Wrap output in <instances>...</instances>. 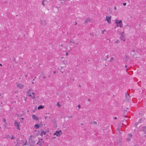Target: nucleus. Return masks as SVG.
<instances>
[{
    "instance_id": "28",
    "label": "nucleus",
    "mask_w": 146,
    "mask_h": 146,
    "mask_svg": "<svg viewBox=\"0 0 146 146\" xmlns=\"http://www.w3.org/2000/svg\"><path fill=\"white\" fill-rule=\"evenodd\" d=\"M68 118H72V116L71 115L68 116Z\"/></svg>"
},
{
    "instance_id": "44",
    "label": "nucleus",
    "mask_w": 146,
    "mask_h": 146,
    "mask_svg": "<svg viewBox=\"0 0 146 146\" xmlns=\"http://www.w3.org/2000/svg\"><path fill=\"white\" fill-rule=\"evenodd\" d=\"M78 86H79V87L80 88L81 87V85L80 84H79L78 85Z\"/></svg>"
},
{
    "instance_id": "19",
    "label": "nucleus",
    "mask_w": 146,
    "mask_h": 146,
    "mask_svg": "<svg viewBox=\"0 0 146 146\" xmlns=\"http://www.w3.org/2000/svg\"><path fill=\"white\" fill-rule=\"evenodd\" d=\"M125 60L126 61H127L129 59V56L127 55H126L125 56Z\"/></svg>"
},
{
    "instance_id": "43",
    "label": "nucleus",
    "mask_w": 146,
    "mask_h": 146,
    "mask_svg": "<svg viewBox=\"0 0 146 146\" xmlns=\"http://www.w3.org/2000/svg\"><path fill=\"white\" fill-rule=\"evenodd\" d=\"M68 53L67 52H66V56H67L68 55Z\"/></svg>"
},
{
    "instance_id": "34",
    "label": "nucleus",
    "mask_w": 146,
    "mask_h": 146,
    "mask_svg": "<svg viewBox=\"0 0 146 146\" xmlns=\"http://www.w3.org/2000/svg\"><path fill=\"white\" fill-rule=\"evenodd\" d=\"M31 98L32 99H34L35 98V96H33Z\"/></svg>"
},
{
    "instance_id": "6",
    "label": "nucleus",
    "mask_w": 146,
    "mask_h": 146,
    "mask_svg": "<svg viewBox=\"0 0 146 146\" xmlns=\"http://www.w3.org/2000/svg\"><path fill=\"white\" fill-rule=\"evenodd\" d=\"M62 133L61 130L59 131H56L54 133V135H56L57 136L59 137L60 136V134H62Z\"/></svg>"
},
{
    "instance_id": "20",
    "label": "nucleus",
    "mask_w": 146,
    "mask_h": 146,
    "mask_svg": "<svg viewBox=\"0 0 146 146\" xmlns=\"http://www.w3.org/2000/svg\"><path fill=\"white\" fill-rule=\"evenodd\" d=\"M120 24L117 25H116L117 27H119L121 28L123 27V25L121 24Z\"/></svg>"
},
{
    "instance_id": "47",
    "label": "nucleus",
    "mask_w": 146,
    "mask_h": 146,
    "mask_svg": "<svg viewBox=\"0 0 146 146\" xmlns=\"http://www.w3.org/2000/svg\"><path fill=\"white\" fill-rule=\"evenodd\" d=\"M32 94L34 96L35 94V93L34 92L32 93Z\"/></svg>"
},
{
    "instance_id": "1",
    "label": "nucleus",
    "mask_w": 146,
    "mask_h": 146,
    "mask_svg": "<svg viewBox=\"0 0 146 146\" xmlns=\"http://www.w3.org/2000/svg\"><path fill=\"white\" fill-rule=\"evenodd\" d=\"M125 35L124 32H121L120 34V38L121 40H123L124 41L125 40Z\"/></svg>"
},
{
    "instance_id": "55",
    "label": "nucleus",
    "mask_w": 146,
    "mask_h": 146,
    "mask_svg": "<svg viewBox=\"0 0 146 146\" xmlns=\"http://www.w3.org/2000/svg\"><path fill=\"white\" fill-rule=\"evenodd\" d=\"M77 24V23H75V24H74V25H76Z\"/></svg>"
},
{
    "instance_id": "61",
    "label": "nucleus",
    "mask_w": 146,
    "mask_h": 146,
    "mask_svg": "<svg viewBox=\"0 0 146 146\" xmlns=\"http://www.w3.org/2000/svg\"><path fill=\"white\" fill-rule=\"evenodd\" d=\"M104 60L106 61V60H107V59H105Z\"/></svg>"
},
{
    "instance_id": "42",
    "label": "nucleus",
    "mask_w": 146,
    "mask_h": 146,
    "mask_svg": "<svg viewBox=\"0 0 146 146\" xmlns=\"http://www.w3.org/2000/svg\"><path fill=\"white\" fill-rule=\"evenodd\" d=\"M114 9L115 10H116V7H114Z\"/></svg>"
},
{
    "instance_id": "24",
    "label": "nucleus",
    "mask_w": 146,
    "mask_h": 146,
    "mask_svg": "<svg viewBox=\"0 0 146 146\" xmlns=\"http://www.w3.org/2000/svg\"><path fill=\"white\" fill-rule=\"evenodd\" d=\"M57 105L59 107H60L61 106L60 104L58 102L57 103Z\"/></svg>"
},
{
    "instance_id": "59",
    "label": "nucleus",
    "mask_w": 146,
    "mask_h": 146,
    "mask_svg": "<svg viewBox=\"0 0 146 146\" xmlns=\"http://www.w3.org/2000/svg\"><path fill=\"white\" fill-rule=\"evenodd\" d=\"M25 77H27V75H25Z\"/></svg>"
},
{
    "instance_id": "48",
    "label": "nucleus",
    "mask_w": 146,
    "mask_h": 146,
    "mask_svg": "<svg viewBox=\"0 0 146 146\" xmlns=\"http://www.w3.org/2000/svg\"><path fill=\"white\" fill-rule=\"evenodd\" d=\"M106 57L107 58H108V55H107L106 56Z\"/></svg>"
},
{
    "instance_id": "36",
    "label": "nucleus",
    "mask_w": 146,
    "mask_h": 146,
    "mask_svg": "<svg viewBox=\"0 0 146 146\" xmlns=\"http://www.w3.org/2000/svg\"><path fill=\"white\" fill-rule=\"evenodd\" d=\"M61 3L62 4H64L65 3H66V2H64L63 1H62V2H61Z\"/></svg>"
},
{
    "instance_id": "49",
    "label": "nucleus",
    "mask_w": 146,
    "mask_h": 146,
    "mask_svg": "<svg viewBox=\"0 0 146 146\" xmlns=\"http://www.w3.org/2000/svg\"><path fill=\"white\" fill-rule=\"evenodd\" d=\"M135 51V50L134 49H133L132 50V52H134Z\"/></svg>"
},
{
    "instance_id": "46",
    "label": "nucleus",
    "mask_w": 146,
    "mask_h": 146,
    "mask_svg": "<svg viewBox=\"0 0 146 146\" xmlns=\"http://www.w3.org/2000/svg\"><path fill=\"white\" fill-rule=\"evenodd\" d=\"M119 42V41L118 40H117L115 42V43H118Z\"/></svg>"
},
{
    "instance_id": "50",
    "label": "nucleus",
    "mask_w": 146,
    "mask_h": 146,
    "mask_svg": "<svg viewBox=\"0 0 146 146\" xmlns=\"http://www.w3.org/2000/svg\"><path fill=\"white\" fill-rule=\"evenodd\" d=\"M56 73V72L55 71H54L53 72V73L54 74H55Z\"/></svg>"
},
{
    "instance_id": "37",
    "label": "nucleus",
    "mask_w": 146,
    "mask_h": 146,
    "mask_svg": "<svg viewBox=\"0 0 146 146\" xmlns=\"http://www.w3.org/2000/svg\"><path fill=\"white\" fill-rule=\"evenodd\" d=\"M3 122H5H5H6V119H5V118H3Z\"/></svg>"
},
{
    "instance_id": "21",
    "label": "nucleus",
    "mask_w": 146,
    "mask_h": 146,
    "mask_svg": "<svg viewBox=\"0 0 146 146\" xmlns=\"http://www.w3.org/2000/svg\"><path fill=\"white\" fill-rule=\"evenodd\" d=\"M46 0H43L42 1V4L44 6H45V3H44V2H45Z\"/></svg>"
},
{
    "instance_id": "45",
    "label": "nucleus",
    "mask_w": 146,
    "mask_h": 146,
    "mask_svg": "<svg viewBox=\"0 0 146 146\" xmlns=\"http://www.w3.org/2000/svg\"><path fill=\"white\" fill-rule=\"evenodd\" d=\"M29 96H30V97H32V95H31V94H29Z\"/></svg>"
},
{
    "instance_id": "57",
    "label": "nucleus",
    "mask_w": 146,
    "mask_h": 146,
    "mask_svg": "<svg viewBox=\"0 0 146 146\" xmlns=\"http://www.w3.org/2000/svg\"><path fill=\"white\" fill-rule=\"evenodd\" d=\"M119 143H121V141H119Z\"/></svg>"
},
{
    "instance_id": "32",
    "label": "nucleus",
    "mask_w": 146,
    "mask_h": 146,
    "mask_svg": "<svg viewBox=\"0 0 146 146\" xmlns=\"http://www.w3.org/2000/svg\"><path fill=\"white\" fill-rule=\"evenodd\" d=\"M24 100L25 101H27V98L26 97H24Z\"/></svg>"
},
{
    "instance_id": "17",
    "label": "nucleus",
    "mask_w": 146,
    "mask_h": 146,
    "mask_svg": "<svg viewBox=\"0 0 146 146\" xmlns=\"http://www.w3.org/2000/svg\"><path fill=\"white\" fill-rule=\"evenodd\" d=\"M32 89H30L27 92V94H30L31 93V91L32 90Z\"/></svg>"
},
{
    "instance_id": "22",
    "label": "nucleus",
    "mask_w": 146,
    "mask_h": 146,
    "mask_svg": "<svg viewBox=\"0 0 146 146\" xmlns=\"http://www.w3.org/2000/svg\"><path fill=\"white\" fill-rule=\"evenodd\" d=\"M114 58L113 57H112L111 58L110 60L109 61V62H112L113 61Z\"/></svg>"
},
{
    "instance_id": "56",
    "label": "nucleus",
    "mask_w": 146,
    "mask_h": 146,
    "mask_svg": "<svg viewBox=\"0 0 146 146\" xmlns=\"http://www.w3.org/2000/svg\"><path fill=\"white\" fill-rule=\"evenodd\" d=\"M21 119H22V120H23L24 119V118L23 117H22L21 118Z\"/></svg>"
},
{
    "instance_id": "12",
    "label": "nucleus",
    "mask_w": 146,
    "mask_h": 146,
    "mask_svg": "<svg viewBox=\"0 0 146 146\" xmlns=\"http://www.w3.org/2000/svg\"><path fill=\"white\" fill-rule=\"evenodd\" d=\"M32 117L34 120L37 121L38 119V118L35 115H32Z\"/></svg>"
},
{
    "instance_id": "26",
    "label": "nucleus",
    "mask_w": 146,
    "mask_h": 146,
    "mask_svg": "<svg viewBox=\"0 0 146 146\" xmlns=\"http://www.w3.org/2000/svg\"><path fill=\"white\" fill-rule=\"evenodd\" d=\"M42 133L43 134H44V135H45L46 134V132L44 131H42Z\"/></svg>"
},
{
    "instance_id": "27",
    "label": "nucleus",
    "mask_w": 146,
    "mask_h": 146,
    "mask_svg": "<svg viewBox=\"0 0 146 146\" xmlns=\"http://www.w3.org/2000/svg\"><path fill=\"white\" fill-rule=\"evenodd\" d=\"M15 137H14L13 135H12L11 136V139H14L15 138Z\"/></svg>"
},
{
    "instance_id": "15",
    "label": "nucleus",
    "mask_w": 146,
    "mask_h": 146,
    "mask_svg": "<svg viewBox=\"0 0 146 146\" xmlns=\"http://www.w3.org/2000/svg\"><path fill=\"white\" fill-rule=\"evenodd\" d=\"M39 125L38 124H35V125L34 127L36 129H38L39 127Z\"/></svg>"
},
{
    "instance_id": "7",
    "label": "nucleus",
    "mask_w": 146,
    "mask_h": 146,
    "mask_svg": "<svg viewBox=\"0 0 146 146\" xmlns=\"http://www.w3.org/2000/svg\"><path fill=\"white\" fill-rule=\"evenodd\" d=\"M19 123H18L16 121H15L14 122V125L17 127V128L19 130H20L19 129Z\"/></svg>"
},
{
    "instance_id": "62",
    "label": "nucleus",
    "mask_w": 146,
    "mask_h": 146,
    "mask_svg": "<svg viewBox=\"0 0 146 146\" xmlns=\"http://www.w3.org/2000/svg\"><path fill=\"white\" fill-rule=\"evenodd\" d=\"M119 126L120 127L122 126V125H119Z\"/></svg>"
},
{
    "instance_id": "63",
    "label": "nucleus",
    "mask_w": 146,
    "mask_h": 146,
    "mask_svg": "<svg viewBox=\"0 0 146 146\" xmlns=\"http://www.w3.org/2000/svg\"><path fill=\"white\" fill-rule=\"evenodd\" d=\"M32 84H34V82H32Z\"/></svg>"
},
{
    "instance_id": "51",
    "label": "nucleus",
    "mask_w": 146,
    "mask_h": 146,
    "mask_svg": "<svg viewBox=\"0 0 146 146\" xmlns=\"http://www.w3.org/2000/svg\"><path fill=\"white\" fill-rule=\"evenodd\" d=\"M88 100L89 102L90 101V99H88Z\"/></svg>"
},
{
    "instance_id": "35",
    "label": "nucleus",
    "mask_w": 146,
    "mask_h": 146,
    "mask_svg": "<svg viewBox=\"0 0 146 146\" xmlns=\"http://www.w3.org/2000/svg\"><path fill=\"white\" fill-rule=\"evenodd\" d=\"M126 5V3H123V5L124 6H125Z\"/></svg>"
},
{
    "instance_id": "52",
    "label": "nucleus",
    "mask_w": 146,
    "mask_h": 146,
    "mask_svg": "<svg viewBox=\"0 0 146 146\" xmlns=\"http://www.w3.org/2000/svg\"><path fill=\"white\" fill-rule=\"evenodd\" d=\"M114 119H117V117H115L114 118Z\"/></svg>"
},
{
    "instance_id": "11",
    "label": "nucleus",
    "mask_w": 146,
    "mask_h": 146,
    "mask_svg": "<svg viewBox=\"0 0 146 146\" xmlns=\"http://www.w3.org/2000/svg\"><path fill=\"white\" fill-rule=\"evenodd\" d=\"M91 21V19L90 18H88L86 19L85 20V21L84 22V24H87L90 21Z\"/></svg>"
},
{
    "instance_id": "5",
    "label": "nucleus",
    "mask_w": 146,
    "mask_h": 146,
    "mask_svg": "<svg viewBox=\"0 0 146 146\" xmlns=\"http://www.w3.org/2000/svg\"><path fill=\"white\" fill-rule=\"evenodd\" d=\"M111 16L108 17L107 16H106V19L105 21H107L108 23L110 24L111 23Z\"/></svg>"
},
{
    "instance_id": "2",
    "label": "nucleus",
    "mask_w": 146,
    "mask_h": 146,
    "mask_svg": "<svg viewBox=\"0 0 146 146\" xmlns=\"http://www.w3.org/2000/svg\"><path fill=\"white\" fill-rule=\"evenodd\" d=\"M40 23L41 25L44 26H45L47 24L46 21L44 19H41L40 21Z\"/></svg>"
},
{
    "instance_id": "60",
    "label": "nucleus",
    "mask_w": 146,
    "mask_h": 146,
    "mask_svg": "<svg viewBox=\"0 0 146 146\" xmlns=\"http://www.w3.org/2000/svg\"><path fill=\"white\" fill-rule=\"evenodd\" d=\"M125 111H127V110H125L124 111V112H125Z\"/></svg>"
},
{
    "instance_id": "39",
    "label": "nucleus",
    "mask_w": 146,
    "mask_h": 146,
    "mask_svg": "<svg viewBox=\"0 0 146 146\" xmlns=\"http://www.w3.org/2000/svg\"><path fill=\"white\" fill-rule=\"evenodd\" d=\"M46 78V76L44 75V76H43V79H45V78Z\"/></svg>"
},
{
    "instance_id": "9",
    "label": "nucleus",
    "mask_w": 146,
    "mask_h": 146,
    "mask_svg": "<svg viewBox=\"0 0 146 146\" xmlns=\"http://www.w3.org/2000/svg\"><path fill=\"white\" fill-rule=\"evenodd\" d=\"M122 23V21L121 20H118L116 19L115 21V23L116 24V25H117L121 24Z\"/></svg>"
},
{
    "instance_id": "4",
    "label": "nucleus",
    "mask_w": 146,
    "mask_h": 146,
    "mask_svg": "<svg viewBox=\"0 0 146 146\" xmlns=\"http://www.w3.org/2000/svg\"><path fill=\"white\" fill-rule=\"evenodd\" d=\"M132 137V135L130 133L129 134L127 135V137L126 139V141L127 142H129L130 141Z\"/></svg>"
},
{
    "instance_id": "8",
    "label": "nucleus",
    "mask_w": 146,
    "mask_h": 146,
    "mask_svg": "<svg viewBox=\"0 0 146 146\" xmlns=\"http://www.w3.org/2000/svg\"><path fill=\"white\" fill-rule=\"evenodd\" d=\"M120 129L119 127H118L117 128V130L116 131V133L118 135H121V132L120 131Z\"/></svg>"
},
{
    "instance_id": "31",
    "label": "nucleus",
    "mask_w": 146,
    "mask_h": 146,
    "mask_svg": "<svg viewBox=\"0 0 146 146\" xmlns=\"http://www.w3.org/2000/svg\"><path fill=\"white\" fill-rule=\"evenodd\" d=\"M70 1V0H62V1H63L64 2H66V1Z\"/></svg>"
},
{
    "instance_id": "40",
    "label": "nucleus",
    "mask_w": 146,
    "mask_h": 146,
    "mask_svg": "<svg viewBox=\"0 0 146 146\" xmlns=\"http://www.w3.org/2000/svg\"><path fill=\"white\" fill-rule=\"evenodd\" d=\"M39 140H40V141H42V139H40V138H39Z\"/></svg>"
},
{
    "instance_id": "13",
    "label": "nucleus",
    "mask_w": 146,
    "mask_h": 146,
    "mask_svg": "<svg viewBox=\"0 0 146 146\" xmlns=\"http://www.w3.org/2000/svg\"><path fill=\"white\" fill-rule=\"evenodd\" d=\"M44 143V142L42 141H40V140H39L38 142L36 143V145L38 144L39 145H43Z\"/></svg>"
},
{
    "instance_id": "3",
    "label": "nucleus",
    "mask_w": 146,
    "mask_h": 146,
    "mask_svg": "<svg viewBox=\"0 0 146 146\" xmlns=\"http://www.w3.org/2000/svg\"><path fill=\"white\" fill-rule=\"evenodd\" d=\"M125 97L126 99L124 100V101L128 102L130 100V97L129 94L126 93Z\"/></svg>"
},
{
    "instance_id": "41",
    "label": "nucleus",
    "mask_w": 146,
    "mask_h": 146,
    "mask_svg": "<svg viewBox=\"0 0 146 146\" xmlns=\"http://www.w3.org/2000/svg\"><path fill=\"white\" fill-rule=\"evenodd\" d=\"M40 135L42 136H43V133H42V132L40 134Z\"/></svg>"
},
{
    "instance_id": "29",
    "label": "nucleus",
    "mask_w": 146,
    "mask_h": 146,
    "mask_svg": "<svg viewBox=\"0 0 146 146\" xmlns=\"http://www.w3.org/2000/svg\"><path fill=\"white\" fill-rule=\"evenodd\" d=\"M106 31L104 29L103 31H102V34H104V32Z\"/></svg>"
},
{
    "instance_id": "14",
    "label": "nucleus",
    "mask_w": 146,
    "mask_h": 146,
    "mask_svg": "<svg viewBox=\"0 0 146 146\" xmlns=\"http://www.w3.org/2000/svg\"><path fill=\"white\" fill-rule=\"evenodd\" d=\"M142 130L146 134V126L142 127Z\"/></svg>"
},
{
    "instance_id": "38",
    "label": "nucleus",
    "mask_w": 146,
    "mask_h": 146,
    "mask_svg": "<svg viewBox=\"0 0 146 146\" xmlns=\"http://www.w3.org/2000/svg\"><path fill=\"white\" fill-rule=\"evenodd\" d=\"M78 106L79 109H80V108L81 106L80 105H78Z\"/></svg>"
},
{
    "instance_id": "58",
    "label": "nucleus",
    "mask_w": 146,
    "mask_h": 146,
    "mask_svg": "<svg viewBox=\"0 0 146 146\" xmlns=\"http://www.w3.org/2000/svg\"><path fill=\"white\" fill-rule=\"evenodd\" d=\"M0 66H2V64L1 63H0Z\"/></svg>"
},
{
    "instance_id": "10",
    "label": "nucleus",
    "mask_w": 146,
    "mask_h": 146,
    "mask_svg": "<svg viewBox=\"0 0 146 146\" xmlns=\"http://www.w3.org/2000/svg\"><path fill=\"white\" fill-rule=\"evenodd\" d=\"M17 88L20 89H22L24 87V85L21 84H19L17 85Z\"/></svg>"
},
{
    "instance_id": "23",
    "label": "nucleus",
    "mask_w": 146,
    "mask_h": 146,
    "mask_svg": "<svg viewBox=\"0 0 146 146\" xmlns=\"http://www.w3.org/2000/svg\"><path fill=\"white\" fill-rule=\"evenodd\" d=\"M142 120V119H139V121L136 123H135V124L136 125H137L138 124V123H140L141 122V120Z\"/></svg>"
},
{
    "instance_id": "53",
    "label": "nucleus",
    "mask_w": 146,
    "mask_h": 146,
    "mask_svg": "<svg viewBox=\"0 0 146 146\" xmlns=\"http://www.w3.org/2000/svg\"><path fill=\"white\" fill-rule=\"evenodd\" d=\"M60 46L62 47L63 46V45L62 44H61Z\"/></svg>"
},
{
    "instance_id": "30",
    "label": "nucleus",
    "mask_w": 146,
    "mask_h": 146,
    "mask_svg": "<svg viewBox=\"0 0 146 146\" xmlns=\"http://www.w3.org/2000/svg\"><path fill=\"white\" fill-rule=\"evenodd\" d=\"M7 124L5 122V124H4V126L6 128H7Z\"/></svg>"
},
{
    "instance_id": "16",
    "label": "nucleus",
    "mask_w": 146,
    "mask_h": 146,
    "mask_svg": "<svg viewBox=\"0 0 146 146\" xmlns=\"http://www.w3.org/2000/svg\"><path fill=\"white\" fill-rule=\"evenodd\" d=\"M44 107V106H43L40 105L38 107V110H39L43 108Z\"/></svg>"
},
{
    "instance_id": "33",
    "label": "nucleus",
    "mask_w": 146,
    "mask_h": 146,
    "mask_svg": "<svg viewBox=\"0 0 146 146\" xmlns=\"http://www.w3.org/2000/svg\"><path fill=\"white\" fill-rule=\"evenodd\" d=\"M48 118V117L47 116H44V118L45 119H46L47 118Z\"/></svg>"
},
{
    "instance_id": "54",
    "label": "nucleus",
    "mask_w": 146,
    "mask_h": 146,
    "mask_svg": "<svg viewBox=\"0 0 146 146\" xmlns=\"http://www.w3.org/2000/svg\"><path fill=\"white\" fill-rule=\"evenodd\" d=\"M125 68H127V65H125Z\"/></svg>"
},
{
    "instance_id": "18",
    "label": "nucleus",
    "mask_w": 146,
    "mask_h": 146,
    "mask_svg": "<svg viewBox=\"0 0 146 146\" xmlns=\"http://www.w3.org/2000/svg\"><path fill=\"white\" fill-rule=\"evenodd\" d=\"M90 123H93L94 125H97V123L96 121H93V122H91Z\"/></svg>"
},
{
    "instance_id": "64",
    "label": "nucleus",
    "mask_w": 146,
    "mask_h": 146,
    "mask_svg": "<svg viewBox=\"0 0 146 146\" xmlns=\"http://www.w3.org/2000/svg\"><path fill=\"white\" fill-rule=\"evenodd\" d=\"M81 124V125H83V123H82Z\"/></svg>"
},
{
    "instance_id": "25",
    "label": "nucleus",
    "mask_w": 146,
    "mask_h": 146,
    "mask_svg": "<svg viewBox=\"0 0 146 146\" xmlns=\"http://www.w3.org/2000/svg\"><path fill=\"white\" fill-rule=\"evenodd\" d=\"M10 137H11L9 135H7L6 137V138L7 139L9 138Z\"/></svg>"
}]
</instances>
